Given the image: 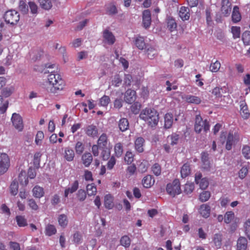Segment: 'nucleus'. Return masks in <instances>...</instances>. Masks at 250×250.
Here are the masks:
<instances>
[{"label": "nucleus", "instance_id": "nucleus-41", "mask_svg": "<svg viewBox=\"0 0 250 250\" xmlns=\"http://www.w3.org/2000/svg\"><path fill=\"white\" fill-rule=\"evenodd\" d=\"M131 240L127 235L122 236L120 239L121 245L125 248H128L130 245Z\"/></svg>", "mask_w": 250, "mask_h": 250}, {"label": "nucleus", "instance_id": "nucleus-13", "mask_svg": "<svg viewBox=\"0 0 250 250\" xmlns=\"http://www.w3.org/2000/svg\"><path fill=\"white\" fill-rule=\"evenodd\" d=\"M57 0H38L40 7L45 10H49L53 6V2Z\"/></svg>", "mask_w": 250, "mask_h": 250}, {"label": "nucleus", "instance_id": "nucleus-25", "mask_svg": "<svg viewBox=\"0 0 250 250\" xmlns=\"http://www.w3.org/2000/svg\"><path fill=\"white\" fill-rule=\"evenodd\" d=\"M231 18L232 21L234 23H237L241 20V15L239 11V7L237 6H235L233 7Z\"/></svg>", "mask_w": 250, "mask_h": 250}, {"label": "nucleus", "instance_id": "nucleus-1", "mask_svg": "<svg viewBox=\"0 0 250 250\" xmlns=\"http://www.w3.org/2000/svg\"><path fill=\"white\" fill-rule=\"evenodd\" d=\"M50 73L48 76V85L46 89L49 92L57 93L59 91L63 89L65 84L64 82L59 74H55L53 73V71H51Z\"/></svg>", "mask_w": 250, "mask_h": 250}, {"label": "nucleus", "instance_id": "nucleus-46", "mask_svg": "<svg viewBox=\"0 0 250 250\" xmlns=\"http://www.w3.org/2000/svg\"><path fill=\"white\" fill-rule=\"evenodd\" d=\"M242 40L245 45L250 44V31H246L243 33Z\"/></svg>", "mask_w": 250, "mask_h": 250}, {"label": "nucleus", "instance_id": "nucleus-55", "mask_svg": "<svg viewBox=\"0 0 250 250\" xmlns=\"http://www.w3.org/2000/svg\"><path fill=\"white\" fill-rule=\"evenodd\" d=\"M220 66L219 62L216 61L215 62L211 63L209 67L210 70L213 72H216L220 69Z\"/></svg>", "mask_w": 250, "mask_h": 250}, {"label": "nucleus", "instance_id": "nucleus-28", "mask_svg": "<svg viewBox=\"0 0 250 250\" xmlns=\"http://www.w3.org/2000/svg\"><path fill=\"white\" fill-rule=\"evenodd\" d=\"M223 235L221 233H216L214 235L213 242L217 249H220L222 246Z\"/></svg>", "mask_w": 250, "mask_h": 250}, {"label": "nucleus", "instance_id": "nucleus-47", "mask_svg": "<svg viewBox=\"0 0 250 250\" xmlns=\"http://www.w3.org/2000/svg\"><path fill=\"white\" fill-rule=\"evenodd\" d=\"M133 154L130 151H127L126 152L124 158V160L127 165L131 164V163L133 161Z\"/></svg>", "mask_w": 250, "mask_h": 250}, {"label": "nucleus", "instance_id": "nucleus-10", "mask_svg": "<svg viewBox=\"0 0 250 250\" xmlns=\"http://www.w3.org/2000/svg\"><path fill=\"white\" fill-rule=\"evenodd\" d=\"M151 13L149 10H145L143 13V24L144 27L146 29L151 24Z\"/></svg>", "mask_w": 250, "mask_h": 250}, {"label": "nucleus", "instance_id": "nucleus-33", "mask_svg": "<svg viewBox=\"0 0 250 250\" xmlns=\"http://www.w3.org/2000/svg\"><path fill=\"white\" fill-rule=\"evenodd\" d=\"M64 152V158L67 161L71 162L73 160L75 154L73 149L66 147Z\"/></svg>", "mask_w": 250, "mask_h": 250}, {"label": "nucleus", "instance_id": "nucleus-40", "mask_svg": "<svg viewBox=\"0 0 250 250\" xmlns=\"http://www.w3.org/2000/svg\"><path fill=\"white\" fill-rule=\"evenodd\" d=\"M58 222L59 225L62 227H65L68 224V220L66 215L65 214H61L58 217Z\"/></svg>", "mask_w": 250, "mask_h": 250}, {"label": "nucleus", "instance_id": "nucleus-38", "mask_svg": "<svg viewBox=\"0 0 250 250\" xmlns=\"http://www.w3.org/2000/svg\"><path fill=\"white\" fill-rule=\"evenodd\" d=\"M19 184L17 181L14 180L11 184L9 188L10 193L12 195H17L18 191Z\"/></svg>", "mask_w": 250, "mask_h": 250}, {"label": "nucleus", "instance_id": "nucleus-27", "mask_svg": "<svg viewBox=\"0 0 250 250\" xmlns=\"http://www.w3.org/2000/svg\"><path fill=\"white\" fill-rule=\"evenodd\" d=\"M185 99L187 103L190 104H198L201 102L200 98L194 95H188L185 96Z\"/></svg>", "mask_w": 250, "mask_h": 250}, {"label": "nucleus", "instance_id": "nucleus-37", "mask_svg": "<svg viewBox=\"0 0 250 250\" xmlns=\"http://www.w3.org/2000/svg\"><path fill=\"white\" fill-rule=\"evenodd\" d=\"M19 9L23 14H27L29 11L28 5L23 0H21L19 2Z\"/></svg>", "mask_w": 250, "mask_h": 250}, {"label": "nucleus", "instance_id": "nucleus-5", "mask_svg": "<svg viewBox=\"0 0 250 250\" xmlns=\"http://www.w3.org/2000/svg\"><path fill=\"white\" fill-rule=\"evenodd\" d=\"M4 18L7 23L15 25L20 20V14L15 10H10L5 12Z\"/></svg>", "mask_w": 250, "mask_h": 250}, {"label": "nucleus", "instance_id": "nucleus-3", "mask_svg": "<svg viewBox=\"0 0 250 250\" xmlns=\"http://www.w3.org/2000/svg\"><path fill=\"white\" fill-rule=\"evenodd\" d=\"M167 193L172 196L175 197L181 193L180 183L178 179H174L172 183L167 184L166 187Z\"/></svg>", "mask_w": 250, "mask_h": 250}, {"label": "nucleus", "instance_id": "nucleus-56", "mask_svg": "<svg viewBox=\"0 0 250 250\" xmlns=\"http://www.w3.org/2000/svg\"><path fill=\"white\" fill-rule=\"evenodd\" d=\"M194 188V185L193 183L186 184L184 187V192L188 194L191 193Z\"/></svg>", "mask_w": 250, "mask_h": 250}, {"label": "nucleus", "instance_id": "nucleus-22", "mask_svg": "<svg viewBox=\"0 0 250 250\" xmlns=\"http://www.w3.org/2000/svg\"><path fill=\"white\" fill-rule=\"evenodd\" d=\"M199 212L203 217L208 218L210 214V207L207 204H203L200 207Z\"/></svg>", "mask_w": 250, "mask_h": 250}, {"label": "nucleus", "instance_id": "nucleus-63", "mask_svg": "<svg viewBox=\"0 0 250 250\" xmlns=\"http://www.w3.org/2000/svg\"><path fill=\"white\" fill-rule=\"evenodd\" d=\"M245 231L246 235L248 238L250 240V220H247L245 223Z\"/></svg>", "mask_w": 250, "mask_h": 250}, {"label": "nucleus", "instance_id": "nucleus-18", "mask_svg": "<svg viewBox=\"0 0 250 250\" xmlns=\"http://www.w3.org/2000/svg\"><path fill=\"white\" fill-rule=\"evenodd\" d=\"M248 241L247 239L243 236H240L237 241V250H246L247 248Z\"/></svg>", "mask_w": 250, "mask_h": 250}, {"label": "nucleus", "instance_id": "nucleus-17", "mask_svg": "<svg viewBox=\"0 0 250 250\" xmlns=\"http://www.w3.org/2000/svg\"><path fill=\"white\" fill-rule=\"evenodd\" d=\"M155 180L152 175H147L142 180V184L146 188H150L154 184Z\"/></svg>", "mask_w": 250, "mask_h": 250}, {"label": "nucleus", "instance_id": "nucleus-20", "mask_svg": "<svg viewBox=\"0 0 250 250\" xmlns=\"http://www.w3.org/2000/svg\"><path fill=\"white\" fill-rule=\"evenodd\" d=\"M179 15L183 21L188 20L190 17L189 8L182 6L179 10Z\"/></svg>", "mask_w": 250, "mask_h": 250}, {"label": "nucleus", "instance_id": "nucleus-36", "mask_svg": "<svg viewBox=\"0 0 250 250\" xmlns=\"http://www.w3.org/2000/svg\"><path fill=\"white\" fill-rule=\"evenodd\" d=\"M115 154L117 157H120L123 153V146L121 143L115 144L114 146Z\"/></svg>", "mask_w": 250, "mask_h": 250}, {"label": "nucleus", "instance_id": "nucleus-45", "mask_svg": "<svg viewBox=\"0 0 250 250\" xmlns=\"http://www.w3.org/2000/svg\"><path fill=\"white\" fill-rule=\"evenodd\" d=\"M234 214L232 211H227L224 216V221L227 224H229L233 219Z\"/></svg>", "mask_w": 250, "mask_h": 250}, {"label": "nucleus", "instance_id": "nucleus-35", "mask_svg": "<svg viewBox=\"0 0 250 250\" xmlns=\"http://www.w3.org/2000/svg\"><path fill=\"white\" fill-rule=\"evenodd\" d=\"M104 206L108 209H111L113 207V198L111 195L108 194L105 196Z\"/></svg>", "mask_w": 250, "mask_h": 250}, {"label": "nucleus", "instance_id": "nucleus-15", "mask_svg": "<svg viewBox=\"0 0 250 250\" xmlns=\"http://www.w3.org/2000/svg\"><path fill=\"white\" fill-rule=\"evenodd\" d=\"M85 133L88 136L90 137H94L96 136L98 134V129L97 127L93 125H87L85 129Z\"/></svg>", "mask_w": 250, "mask_h": 250}, {"label": "nucleus", "instance_id": "nucleus-53", "mask_svg": "<svg viewBox=\"0 0 250 250\" xmlns=\"http://www.w3.org/2000/svg\"><path fill=\"white\" fill-rule=\"evenodd\" d=\"M29 7L30 9L31 13L33 14H37L38 7L37 5L33 1H29L28 2Z\"/></svg>", "mask_w": 250, "mask_h": 250}, {"label": "nucleus", "instance_id": "nucleus-42", "mask_svg": "<svg viewBox=\"0 0 250 250\" xmlns=\"http://www.w3.org/2000/svg\"><path fill=\"white\" fill-rule=\"evenodd\" d=\"M86 190L88 196L95 195L97 192V188L94 184H88L86 186Z\"/></svg>", "mask_w": 250, "mask_h": 250}, {"label": "nucleus", "instance_id": "nucleus-23", "mask_svg": "<svg viewBox=\"0 0 250 250\" xmlns=\"http://www.w3.org/2000/svg\"><path fill=\"white\" fill-rule=\"evenodd\" d=\"M83 163L85 167H89L93 161V157L89 152L84 153L82 157Z\"/></svg>", "mask_w": 250, "mask_h": 250}, {"label": "nucleus", "instance_id": "nucleus-16", "mask_svg": "<svg viewBox=\"0 0 250 250\" xmlns=\"http://www.w3.org/2000/svg\"><path fill=\"white\" fill-rule=\"evenodd\" d=\"M167 28L171 32L176 30L177 23L175 20L171 17H167L166 19Z\"/></svg>", "mask_w": 250, "mask_h": 250}, {"label": "nucleus", "instance_id": "nucleus-9", "mask_svg": "<svg viewBox=\"0 0 250 250\" xmlns=\"http://www.w3.org/2000/svg\"><path fill=\"white\" fill-rule=\"evenodd\" d=\"M11 120L16 128L20 131L22 130L23 128L22 120L21 117L19 114L13 113Z\"/></svg>", "mask_w": 250, "mask_h": 250}, {"label": "nucleus", "instance_id": "nucleus-43", "mask_svg": "<svg viewBox=\"0 0 250 250\" xmlns=\"http://www.w3.org/2000/svg\"><path fill=\"white\" fill-rule=\"evenodd\" d=\"M16 220L17 222V224L20 227H23L27 225V222L26 219L23 216H17L16 217Z\"/></svg>", "mask_w": 250, "mask_h": 250}, {"label": "nucleus", "instance_id": "nucleus-29", "mask_svg": "<svg viewBox=\"0 0 250 250\" xmlns=\"http://www.w3.org/2000/svg\"><path fill=\"white\" fill-rule=\"evenodd\" d=\"M42 154L40 152H36L33 157V164L34 168L39 169L40 167L41 158Z\"/></svg>", "mask_w": 250, "mask_h": 250}, {"label": "nucleus", "instance_id": "nucleus-31", "mask_svg": "<svg viewBox=\"0 0 250 250\" xmlns=\"http://www.w3.org/2000/svg\"><path fill=\"white\" fill-rule=\"evenodd\" d=\"M107 144V137L106 134L103 133L99 137L98 140V145L100 148H104L106 146Z\"/></svg>", "mask_w": 250, "mask_h": 250}, {"label": "nucleus", "instance_id": "nucleus-39", "mask_svg": "<svg viewBox=\"0 0 250 250\" xmlns=\"http://www.w3.org/2000/svg\"><path fill=\"white\" fill-rule=\"evenodd\" d=\"M141 106V104L139 102H134L130 106L131 111L134 114H137L139 113Z\"/></svg>", "mask_w": 250, "mask_h": 250}, {"label": "nucleus", "instance_id": "nucleus-11", "mask_svg": "<svg viewBox=\"0 0 250 250\" xmlns=\"http://www.w3.org/2000/svg\"><path fill=\"white\" fill-rule=\"evenodd\" d=\"M208 156L209 155L207 152H203L201 153L202 168L207 170H209L210 168V163Z\"/></svg>", "mask_w": 250, "mask_h": 250}, {"label": "nucleus", "instance_id": "nucleus-19", "mask_svg": "<svg viewBox=\"0 0 250 250\" xmlns=\"http://www.w3.org/2000/svg\"><path fill=\"white\" fill-rule=\"evenodd\" d=\"M240 114L242 117L245 119H247L250 116L248 106L246 102L244 101L240 102Z\"/></svg>", "mask_w": 250, "mask_h": 250}, {"label": "nucleus", "instance_id": "nucleus-44", "mask_svg": "<svg viewBox=\"0 0 250 250\" xmlns=\"http://www.w3.org/2000/svg\"><path fill=\"white\" fill-rule=\"evenodd\" d=\"M249 166H243L239 171V177L241 179H243L248 174L249 171Z\"/></svg>", "mask_w": 250, "mask_h": 250}, {"label": "nucleus", "instance_id": "nucleus-2", "mask_svg": "<svg viewBox=\"0 0 250 250\" xmlns=\"http://www.w3.org/2000/svg\"><path fill=\"white\" fill-rule=\"evenodd\" d=\"M139 117L145 121L148 126L155 127L159 120L158 112L154 108H146L141 112Z\"/></svg>", "mask_w": 250, "mask_h": 250}, {"label": "nucleus", "instance_id": "nucleus-52", "mask_svg": "<svg viewBox=\"0 0 250 250\" xmlns=\"http://www.w3.org/2000/svg\"><path fill=\"white\" fill-rule=\"evenodd\" d=\"M75 151L77 154H81L84 150V146L81 142H78L75 146Z\"/></svg>", "mask_w": 250, "mask_h": 250}, {"label": "nucleus", "instance_id": "nucleus-64", "mask_svg": "<svg viewBox=\"0 0 250 250\" xmlns=\"http://www.w3.org/2000/svg\"><path fill=\"white\" fill-rule=\"evenodd\" d=\"M82 235L79 232H75L73 235V241L74 243L79 244L82 242Z\"/></svg>", "mask_w": 250, "mask_h": 250}, {"label": "nucleus", "instance_id": "nucleus-21", "mask_svg": "<svg viewBox=\"0 0 250 250\" xmlns=\"http://www.w3.org/2000/svg\"><path fill=\"white\" fill-rule=\"evenodd\" d=\"M129 122L126 118H121L118 122V127L122 132H124L129 128Z\"/></svg>", "mask_w": 250, "mask_h": 250}, {"label": "nucleus", "instance_id": "nucleus-58", "mask_svg": "<svg viewBox=\"0 0 250 250\" xmlns=\"http://www.w3.org/2000/svg\"><path fill=\"white\" fill-rule=\"evenodd\" d=\"M103 148V149L101 152V157L103 160H107L110 157V151L107 148L104 147Z\"/></svg>", "mask_w": 250, "mask_h": 250}, {"label": "nucleus", "instance_id": "nucleus-51", "mask_svg": "<svg viewBox=\"0 0 250 250\" xmlns=\"http://www.w3.org/2000/svg\"><path fill=\"white\" fill-rule=\"evenodd\" d=\"M153 173L156 176H159L161 173V167L159 164L156 163L153 165L151 167Z\"/></svg>", "mask_w": 250, "mask_h": 250}, {"label": "nucleus", "instance_id": "nucleus-30", "mask_svg": "<svg viewBox=\"0 0 250 250\" xmlns=\"http://www.w3.org/2000/svg\"><path fill=\"white\" fill-rule=\"evenodd\" d=\"M191 172V169L189 164L188 163L185 164L181 169V174L182 178H185L188 176Z\"/></svg>", "mask_w": 250, "mask_h": 250}, {"label": "nucleus", "instance_id": "nucleus-24", "mask_svg": "<svg viewBox=\"0 0 250 250\" xmlns=\"http://www.w3.org/2000/svg\"><path fill=\"white\" fill-rule=\"evenodd\" d=\"M164 119L165 128L167 129L170 128L172 126L173 122V115L171 113H167L165 115Z\"/></svg>", "mask_w": 250, "mask_h": 250}, {"label": "nucleus", "instance_id": "nucleus-8", "mask_svg": "<svg viewBox=\"0 0 250 250\" xmlns=\"http://www.w3.org/2000/svg\"><path fill=\"white\" fill-rule=\"evenodd\" d=\"M136 99V93L134 90L129 89L124 94V101L128 104H133Z\"/></svg>", "mask_w": 250, "mask_h": 250}, {"label": "nucleus", "instance_id": "nucleus-7", "mask_svg": "<svg viewBox=\"0 0 250 250\" xmlns=\"http://www.w3.org/2000/svg\"><path fill=\"white\" fill-rule=\"evenodd\" d=\"M103 41L109 45H112L115 42V37L113 33L108 29H106L103 32Z\"/></svg>", "mask_w": 250, "mask_h": 250}, {"label": "nucleus", "instance_id": "nucleus-48", "mask_svg": "<svg viewBox=\"0 0 250 250\" xmlns=\"http://www.w3.org/2000/svg\"><path fill=\"white\" fill-rule=\"evenodd\" d=\"M45 231L46 235L51 236L56 233V229L54 226L52 225H49L46 226L45 228Z\"/></svg>", "mask_w": 250, "mask_h": 250}, {"label": "nucleus", "instance_id": "nucleus-12", "mask_svg": "<svg viewBox=\"0 0 250 250\" xmlns=\"http://www.w3.org/2000/svg\"><path fill=\"white\" fill-rule=\"evenodd\" d=\"M133 42L134 44L139 49L143 50L146 47V44L143 37L137 36L134 37Z\"/></svg>", "mask_w": 250, "mask_h": 250}, {"label": "nucleus", "instance_id": "nucleus-57", "mask_svg": "<svg viewBox=\"0 0 250 250\" xmlns=\"http://www.w3.org/2000/svg\"><path fill=\"white\" fill-rule=\"evenodd\" d=\"M77 196L80 201H84L86 197V193L84 190L79 189L77 192Z\"/></svg>", "mask_w": 250, "mask_h": 250}, {"label": "nucleus", "instance_id": "nucleus-14", "mask_svg": "<svg viewBox=\"0 0 250 250\" xmlns=\"http://www.w3.org/2000/svg\"><path fill=\"white\" fill-rule=\"evenodd\" d=\"M180 140V136L176 133H173L167 137V141L171 146L177 145Z\"/></svg>", "mask_w": 250, "mask_h": 250}, {"label": "nucleus", "instance_id": "nucleus-59", "mask_svg": "<svg viewBox=\"0 0 250 250\" xmlns=\"http://www.w3.org/2000/svg\"><path fill=\"white\" fill-rule=\"evenodd\" d=\"M44 137V134L42 131H38L35 139V142L37 145H40L41 144V141Z\"/></svg>", "mask_w": 250, "mask_h": 250}, {"label": "nucleus", "instance_id": "nucleus-60", "mask_svg": "<svg viewBox=\"0 0 250 250\" xmlns=\"http://www.w3.org/2000/svg\"><path fill=\"white\" fill-rule=\"evenodd\" d=\"M110 101L109 97L108 96L104 95L100 99V103L102 106H106Z\"/></svg>", "mask_w": 250, "mask_h": 250}, {"label": "nucleus", "instance_id": "nucleus-32", "mask_svg": "<svg viewBox=\"0 0 250 250\" xmlns=\"http://www.w3.org/2000/svg\"><path fill=\"white\" fill-rule=\"evenodd\" d=\"M33 195L36 198H41L44 195L43 188L38 186H36L32 190Z\"/></svg>", "mask_w": 250, "mask_h": 250}, {"label": "nucleus", "instance_id": "nucleus-50", "mask_svg": "<svg viewBox=\"0 0 250 250\" xmlns=\"http://www.w3.org/2000/svg\"><path fill=\"white\" fill-rule=\"evenodd\" d=\"M242 153L245 158L250 159V146L248 145L244 146L242 149Z\"/></svg>", "mask_w": 250, "mask_h": 250}, {"label": "nucleus", "instance_id": "nucleus-54", "mask_svg": "<svg viewBox=\"0 0 250 250\" xmlns=\"http://www.w3.org/2000/svg\"><path fill=\"white\" fill-rule=\"evenodd\" d=\"M146 53L148 58L152 59L157 55V51L152 47H149L147 48Z\"/></svg>", "mask_w": 250, "mask_h": 250}, {"label": "nucleus", "instance_id": "nucleus-4", "mask_svg": "<svg viewBox=\"0 0 250 250\" xmlns=\"http://www.w3.org/2000/svg\"><path fill=\"white\" fill-rule=\"evenodd\" d=\"M207 132L209 129V122L207 120L203 121L201 116L200 115H196L195 122L194 125V130L196 133H199L202 129Z\"/></svg>", "mask_w": 250, "mask_h": 250}, {"label": "nucleus", "instance_id": "nucleus-49", "mask_svg": "<svg viewBox=\"0 0 250 250\" xmlns=\"http://www.w3.org/2000/svg\"><path fill=\"white\" fill-rule=\"evenodd\" d=\"M210 197V192L208 191H205L202 192L199 196L200 200L204 202L208 201Z\"/></svg>", "mask_w": 250, "mask_h": 250}, {"label": "nucleus", "instance_id": "nucleus-26", "mask_svg": "<svg viewBox=\"0 0 250 250\" xmlns=\"http://www.w3.org/2000/svg\"><path fill=\"white\" fill-rule=\"evenodd\" d=\"M145 143V140L142 137H138L135 141V147L136 150L138 152H142L144 151L143 145Z\"/></svg>", "mask_w": 250, "mask_h": 250}, {"label": "nucleus", "instance_id": "nucleus-62", "mask_svg": "<svg viewBox=\"0 0 250 250\" xmlns=\"http://www.w3.org/2000/svg\"><path fill=\"white\" fill-rule=\"evenodd\" d=\"M199 183L200 188L202 189L207 188L209 184L208 180L206 178H202Z\"/></svg>", "mask_w": 250, "mask_h": 250}, {"label": "nucleus", "instance_id": "nucleus-6", "mask_svg": "<svg viewBox=\"0 0 250 250\" xmlns=\"http://www.w3.org/2000/svg\"><path fill=\"white\" fill-rule=\"evenodd\" d=\"M10 166V160L5 153L0 154V175L7 171Z\"/></svg>", "mask_w": 250, "mask_h": 250}, {"label": "nucleus", "instance_id": "nucleus-61", "mask_svg": "<svg viewBox=\"0 0 250 250\" xmlns=\"http://www.w3.org/2000/svg\"><path fill=\"white\" fill-rule=\"evenodd\" d=\"M231 32L234 38H239L240 35V28L237 26H232Z\"/></svg>", "mask_w": 250, "mask_h": 250}, {"label": "nucleus", "instance_id": "nucleus-34", "mask_svg": "<svg viewBox=\"0 0 250 250\" xmlns=\"http://www.w3.org/2000/svg\"><path fill=\"white\" fill-rule=\"evenodd\" d=\"M234 142L233 134L231 132H229L226 140V148L228 150H230L232 148Z\"/></svg>", "mask_w": 250, "mask_h": 250}]
</instances>
